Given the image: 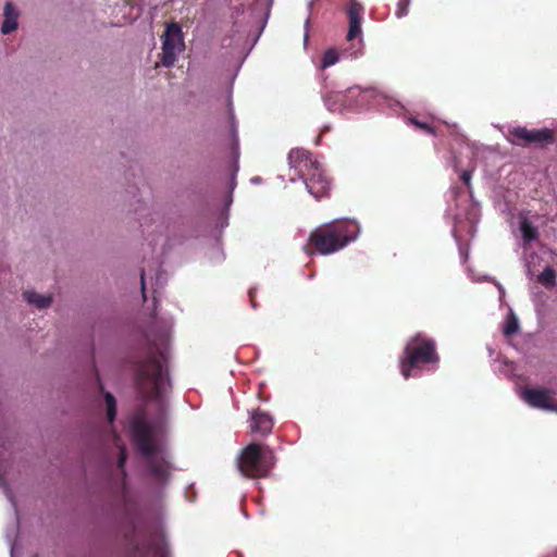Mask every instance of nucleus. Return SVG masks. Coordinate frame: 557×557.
I'll list each match as a JSON object with an SVG mask.
<instances>
[{"mask_svg": "<svg viewBox=\"0 0 557 557\" xmlns=\"http://www.w3.org/2000/svg\"><path fill=\"white\" fill-rule=\"evenodd\" d=\"M24 298L27 302L35 305L38 309H45L52 302L51 296H44L35 292H25Z\"/></svg>", "mask_w": 557, "mask_h": 557, "instance_id": "obj_13", "label": "nucleus"}, {"mask_svg": "<svg viewBox=\"0 0 557 557\" xmlns=\"http://www.w3.org/2000/svg\"><path fill=\"white\" fill-rule=\"evenodd\" d=\"M508 140L516 146L546 147L555 141V133L550 128L528 129L524 126L513 127L508 133Z\"/></svg>", "mask_w": 557, "mask_h": 557, "instance_id": "obj_7", "label": "nucleus"}, {"mask_svg": "<svg viewBox=\"0 0 557 557\" xmlns=\"http://www.w3.org/2000/svg\"><path fill=\"white\" fill-rule=\"evenodd\" d=\"M290 169L304 181L307 190L315 198L321 199L330 193L331 183L320 162L306 149H292L288 153Z\"/></svg>", "mask_w": 557, "mask_h": 557, "instance_id": "obj_3", "label": "nucleus"}, {"mask_svg": "<svg viewBox=\"0 0 557 557\" xmlns=\"http://www.w3.org/2000/svg\"><path fill=\"white\" fill-rule=\"evenodd\" d=\"M539 283L550 289L556 285V271L552 267H546L537 276Z\"/></svg>", "mask_w": 557, "mask_h": 557, "instance_id": "obj_15", "label": "nucleus"}, {"mask_svg": "<svg viewBox=\"0 0 557 557\" xmlns=\"http://www.w3.org/2000/svg\"><path fill=\"white\" fill-rule=\"evenodd\" d=\"M438 361L440 356L436 351L435 341L422 333H417L406 343L399 357V368L403 376L407 380L413 375V370Z\"/></svg>", "mask_w": 557, "mask_h": 557, "instance_id": "obj_4", "label": "nucleus"}, {"mask_svg": "<svg viewBox=\"0 0 557 557\" xmlns=\"http://www.w3.org/2000/svg\"><path fill=\"white\" fill-rule=\"evenodd\" d=\"M132 438L136 449L145 458L149 474L159 483H165L172 470V465L165 450L156 443L150 424L143 418L136 417L131 423Z\"/></svg>", "mask_w": 557, "mask_h": 557, "instance_id": "obj_1", "label": "nucleus"}, {"mask_svg": "<svg viewBox=\"0 0 557 557\" xmlns=\"http://www.w3.org/2000/svg\"><path fill=\"white\" fill-rule=\"evenodd\" d=\"M168 383L162 356L150 352L136 368V384L146 400L161 397Z\"/></svg>", "mask_w": 557, "mask_h": 557, "instance_id": "obj_5", "label": "nucleus"}, {"mask_svg": "<svg viewBox=\"0 0 557 557\" xmlns=\"http://www.w3.org/2000/svg\"><path fill=\"white\" fill-rule=\"evenodd\" d=\"M275 462L274 451L269 446L250 443L240 453L238 470L249 479L267 478Z\"/></svg>", "mask_w": 557, "mask_h": 557, "instance_id": "obj_6", "label": "nucleus"}, {"mask_svg": "<svg viewBox=\"0 0 557 557\" xmlns=\"http://www.w3.org/2000/svg\"><path fill=\"white\" fill-rule=\"evenodd\" d=\"M520 231L524 243H531L539 236L537 228L533 226L527 219L520 221Z\"/></svg>", "mask_w": 557, "mask_h": 557, "instance_id": "obj_14", "label": "nucleus"}, {"mask_svg": "<svg viewBox=\"0 0 557 557\" xmlns=\"http://www.w3.org/2000/svg\"><path fill=\"white\" fill-rule=\"evenodd\" d=\"M357 232V223L350 220L322 224L310 233L307 252L312 253L313 249L321 255L334 253L354 240Z\"/></svg>", "mask_w": 557, "mask_h": 557, "instance_id": "obj_2", "label": "nucleus"}, {"mask_svg": "<svg viewBox=\"0 0 557 557\" xmlns=\"http://www.w3.org/2000/svg\"><path fill=\"white\" fill-rule=\"evenodd\" d=\"M363 7L357 0H350L346 10L349 28L347 33V40H352L361 35V22L363 15Z\"/></svg>", "mask_w": 557, "mask_h": 557, "instance_id": "obj_10", "label": "nucleus"}, {"mask_svg": "<svg viewBox=\"0 0 557 557\" xmlns=\"http://www.w3.org/2000/svg\"><path fill=\"white\" fill-rule=\"evenodd\" d=\"M544 557H557V548L554 552L546 554Z\"/></svg>", "mask_w": 557, "mask_h": 557, "instance_id": "obj_25", "label": "nucleus"}, {"mask_svg": "<svg viewBox=\"0 0 557 557\" xmlns=\"http://www.w3.org/2000/svg\"><path fill=\"white\" fill-rule=\"evenodd\" d=\"M411 4V0H398L396 4L395 15L398 18H403L409 13V7Z\"/></svg>", "mask_w": 557, "mask_h": 557, "instance_id": "obj_21", "label": "nucleus"}, {"mask_svg": "<svg viewBox=\"0 0 557 557\" xmlns=\"http://www.w3.org/2000/svg\"><path fill=\"white\" fill-rule=\"evenodd\" d=\"M273 428V420L271 416L261 409H256L251 414L250 429L251 432L258 433L261 436H267L271 433Z\"/></svg>", "mask_w": 557, "mask_h": 557, "instance_id": "obj_11", "label": "nucleus"}, {"mask_svg": "<svg viewBox=\"0 0 557 557\" xmlns=\"http://www.w3.org/2000/svg\"><path fill=\"white\" fill-rule=\"evenodd\" d=\"M519 331V321L513 313L507 315L503 333L505 336H512Z\"/></svg>", "mask_w": 557, "mask_h": 557, "instance_id": "obj_16", "label": "nucleus"}, {"mask_svg": "<svg viewBox=\"0 0 557 557\" xmlns=\"http://www.w3.org/2000/svg\"><path fill=\"white\" fill-rule=\"evenodd\" d=\"M460 180L463 182V184L467 187H470L471 185V171L465 170L460 173Z\"/></svg>", "mask_w": 557, "mask_h": 557, "instance_id": "obj_23", "label": "nucleus"}, {"mask_svg": "<svg viewBox=\"0 0 557 557\" xmlns=\"http://www.w3.org/2000/svg\"><path fill=\"white\" fill-rule=\"evenodd\" d=\"M338 61V55L334 49H329L322 57L321 66L323 69L334 65Z\"/></svg>", "mask_w": 557, "mask_h": 557, "instance_id": "obj_20", "label": "nucleus"}, {"mask_svg": "<svg viewBox=\"0 0 557 557\" xmlns=\"http://www.w3.org/2000/svg\"><path fill=\"white\" fill-rule=\"evenodd\" d=\"M104 401L107 405V417L109 422H113L116 416V400L111 393L104 394Z\"/></svg>", "mask_w": 557, "mask_h": 557, "instance_id": "obj_17", "label": "nucleus"}, {"mask_svg": "<svg viewBox=\"0 0 557 557\" xmlns=\"http://www.w3.org/2000/svg\"><path fill=\"white\" fill-rule=\"evenodd\" d=\"M150 550L153 557H170L169 547L163 541L152 543Z\"/></svg>", "mask_w": 557, "mask_h": 557, "instance_id": "obj_19", "label": "nucleus"}, {"mask_svg": "<svg viewBox=\"0 0 557 557\" xmlns=\"http://www.w3.org/2000/svg\"><path fill=\"white\" fill-rule=\"evenodd\" d=\"M17 12L14 10L13 4L8 2L4 5V21L1 26L3 34H9L17 27Z\"/></svg>", "mask_w": 557, "mask_h": 557, "instance_id": "obj_12", "label": "nucleus"}, {"mask_svg": "<svg viewBox=\"0 0 557 557\" xmlns=\"http://www.w3.org/2000/svg\"><path fill=\"white\" fill-rule=\"evenodd\" d=\"M140 283H141L143 297H144V299H146L145 272H144V270L141 271Z\"/></svg>", "mask_w": 557, "mask_h": 557, "instance_id": "obj_24", "label": "nucleus"}, {"mask_svg": "<svg viewBox=\"0 0 557 557\" xmlns=\"http://www.w3.org/2000/svg\"><path fill=\"white\" fill-rule=\"evenodd\" d=\"M125 462H126V450L124 447H120V454H119V458H117V468L123 471Z\"/></svg>", "mask_w": 557, "mask_h": 557, "instance_id": "obj_22", "label": "nucleus"}, {"mask_svg": "<svg viewBox=\"0 0 557 557\" xmlns=\"http://www.w3.org/2000/svg\"><path fill=\"white\" fill-rule=\"evenodd\" d=\"M554 392L546 388H525L522 392V399L531 407L557 411V403L553 398Z\"/></svg>", "mask_w": 557, "mask_h": 557, "instance_id": "obj_9", "label": "nucleus"}, {"mask_svg": "<svg viewBox=\"0 0 557 557\" xmlns=\"http://www.w3.org/2000/svg\"><path fill=\"white\" fill-rule=\"evenodd\" d=\"M408 123L410 125L414 126L416 128L424 132L425 134L433 135V136L436 135L435 128L428 122H422V121H419L418 119L411 116L408 119Z\"/></svg>", "mask_w": 557, "mask_h": 557, "instance_id": "obj_18", "label": "nucleus"}, {"mask_svg": "<svg viewBox=\"0 0 557 557\" xmlns=\"http://www.w3.org/2000/svg\"><path fill=\"white\" fill-rule=\"evenodd\" d=\"M182 47L183 39L180 25L176 23L168 24L162 36V64L166 67L172 66L175 63L176 54L182 50Z\"/></svg>", "mask_w": 557, "mask_h": 557, "instance_id": "obj_8", "label": "nucleus"}]
</instances>
